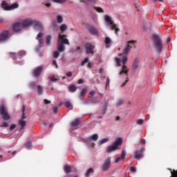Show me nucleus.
<instances>
[{"label":"nucleus","instance_id":"1","mask_svg":"<svg viewBox=\"0 0 177 177\" xmlns=\"http://www.w3.org/2000/svg\"><path fill=\"white\" fill-rule=\"evenodd\" d=\"M115 62L116 64L117 67H121V62L122 64H123L122 66V70L119 73V75H122V74H125L127 77H128V68L125 64L128 62V57L126 55L122 56V58H118V57H115Z\"/></svg>","mask_w":177,"mask_h":177},{"label":"nucleus","instance_id":"2","mask_svg":"<svg viewBox=\"0 0 177 177\" xmlns=\"http://www.w3.org/2000/svg\"><path fill=\"white\" fill-rule=\"evenodd\" d=\"M152 39L157 52L161 53V52H162V41H161L160 36L157 34H153Z\"/></svg>","mask_w":177,"mask_h":177},{"label":"nucleus","instance_id":"3","mask_svg":"<svg viewBox=\"0 0 177 177\" xmlns=\"http://www.w3.org/2000/svg\"><path fill=\"white\" fill-rule=\"evenodd\" d=\"M104 20L106 21V26L110 27V30H115V34H118L120 29L117 28V25L113 23V19L109 15L104 16Z\"/></svg>","mask_w":177,"mask_h":177},{"label":"nucleus","instance_id":"4","mask_svg":"<svg viewBox=\"0 0 177 177\" xmlns=\"http://www.w3.org/2000/svg\"><path fill=\"white\" fill-rule=\"evenodd\" d=\"M122 145V138H118L111 145L107 147V153H111L115 151L118 149V146Z\"/></svg>","mask_w":177,"mask_h":177},{"label":"nucleus","instance_id":"5","mask_svg":"<svg viewBox=\"0 0 177 177\" xmlns=\"http://www.w3.org/2000/svg\"><path fill=\"white\" fill-rule=\"evenodd\" d=\"M1 8L4 10H13L15 9H17V8H19V3H14L12 4H11L10 6L8 5V3H6V1H2L1 3Z\"/></svg>","mask_w":177,"mask_h":177},{"label":"nucleus","instance_id":"6","mask_svg":"<svg viewBox=\"0 0 177 177\" xmlns=\"http://www.w3.org/2000/svg\"><path fill=\"white\" fill-rule=\"evenodd\" d=\"M0 115H1L3 119L6 121L10 119V116L9 115V113H8V110H6L5 105L0 106Z\"/></svg>","mask_w":177,"mask_h":177},{"label":"nucleus","instance_id":"7","mask_svg":"<svg viewBox=\"0 0 177 177\" xmlns=\"http://www.w3.org/2000/svg\"><path fill=\"white\" fill-rule=\"evenodd\" d=\"M12 37L9 30H4L0 34V42H5Z\"/></svg>","mask_w":177,"mask_h":177},{"label":"nucleus","instance_id":"8","mask_svg":"<svg viewBox=\"0 0 177 177\" xmlns=\"http://www.w3.org/2000/svg\"><path fill=\"white\" fill-rule=\"evenodd\" d=\"M136 43V41H134V40L128 41L127 42V44L126 47L123 50V55H128L131 49H132V46L135 45Z\"/></svg>","mask_w":177,"mask_h":177},{"label":"nucleus","instance_id":"9","mask_svg":"<svg viewBox=\"0 0 177 177\" xmlns=\"http://www.w3.org/2000/svg\"><path fill=\"white\" fill-rule=\"evenodd\" d=\"M35 20V19L31 18H27L24 19L21 24L24 28H27V27H30V26H33Z\"/></svg>","mask_w":177,"mask_h":177},{"label":"nucleus","instance_id":"10","mask_svg":"<svg viewBox=\"0 0 177 177\" xmlns=\"http://www.w3.org/2000/svg\"><path fill=\"white\" fill-rule=\"evenodd\" d=\"M86 49V53L87 55H93V50H95V46L92 45L91 43H87L84 46Z\"/></svg>","mask_w":177,"mask_h":177},{"label":"nucleus","instance_id":"11","mask_svg":"<svg viewBox=\"0 0 177 177\" xmlns=\"http://www.w3.org/2000/svg\"><path fill=\"white\" fill-rule=\"evenodd\" d=\"M32 26L35 30H37V31H43L44 30V26L39 21L35 20Z\"/></svg>","mask_w":177,"mask_h":177},{"label":"nucleus","instance_id":"12","mask_svg":"<svg viewBox=\"0 0 177 177\" xmlns=\"http://www.w3.org/2000/svg\"><path fill=\"white\" fill-rule=\"evenodd\" d=\"M111 165V158H108L104 160L102 165L103 171H107V169L110 168Z\"/></svg>","mask_w":177,"mask_h":177},{"label":"nucleus","instance_id":"13","mask_svg":"<svg viewBox=\"0 0 177 177\" xmlns=\"http://www.w3.org/2000/svg\"><path fill=\"white\" fill-rule=\"evenodd\" d=\"M66 37H67V35L59 34L58 36V39H60L61 44H62V45H70V41H68V39H64Z\"/></svg>","mask_w":177,"mask_h":177},{"label":"nucleus","instance_id":"14","mask_svg":"<svg viewBox=\"0 0 177 177\" xmlns=\"http://www.w3.org/2000/svg\"><path fill=\"white\" fill-rule=\"evenodd\" d=\"M9 55H10V57L13 59V60H16V56H26V51L20 50L18 52L17 55L15 53H10Z\"/></svg>","mask_w":177,"mask_h":177},{"label":"nucleus","instance_id":"15","mask_svg":"<svg viewBox=\"0 0 177 177\" xmlns=\"http://www.w3.org/2000/svg\"><path fill=\"white\" fill-rule=\"evenodd\" d=\"M145 151V148H141L140 150L136 151L134 153V158L136 160H139V158H142L143 157V152Z\"/></svg>","mask_w":177,"mask_h":177},{"label":"nucleus","instance_id":"16","mask_svg":"<svg viewBox=\"0 0 177 177\" xmlns=\"http://www.w3.org/2000/svg\"><path fill=\"white\" fill-rule=\"evenodd\" d=\"M139 67H140V60L138 59V58H135L132 64V70H133V71H136V70H138Z\"/></svg>","mask_w":177,"mask_h":177},{"label":"nucleus","instance_id":"17","mask_svg":"<svg viewBox=\"0 0 177 177\" xmlns=\"http://www.w3.org/2000/svg\"><path fill=\"white\" fill-rule=\"evenodd\" d=\"M22 28H24L23 27V25H21V23H17L12 26V30L16 32L21 31Z\"/></svg>","mask_w":177,"mask_h":177},{"label":"nucleus","instance_id":"18","mask_svg":"<svg viewBox=\"0 0 177 177\" xmlns=\"http://www.w3.org/2000/svg\"><path fill=\"white\" fill-rule=\"evenodd\" d=\"M57 49L58 52H64V50H66V47L62 44L60 39H57Z\"/></svg>","mask_w":177,"mask_h":177},{"label":"nucleus","instance_id":"19","mask_svg":"<svg viewBox=\"0 0 177 177\" xmlns=\"http://www.w3.org/2000/svg\"><path fill=\"white\" fill-rule=\"evenodd\" d=\"M127 156V152L125 151V149H122L121 156L117 158L115 160V164H117V162H118L119 161H122V160H125V156Z\"/></svg>","mask_w":177,"mask_h":177},{"label":"nucleus","instance_id":"20","mask_svg":"<svg viewBox=\"0 0 177 177\" xmlns=\"http://www.w3.org/2000/svg\"><path fill=\"white\" fill-rule=\"evenodd\" d=\"M88 31L91 32V34H92V35H99V32H97V30H96V28H95V27L92 26H88V27H87Z\"/></svg>","mask_w":177,"mask_h":177},{"label":"nucleus","instance_id":"21","mask_svg":"<svg viewBox=\"0 0 177 177\" xmlns=\"http://www.w3.org/2000/svg\"><path fill=\"white\" fill-rule=\"evenodd\" d=\"M41 73H42V67L39 66L36 69L34 70L33 76L38 77L39 75H41Z\"/></svg>","mask_w":177,"mask_h":177},{"label":"nucleus","instance_id":"22","mask_svg":"<svg viewBox=\"0 0 177 177\" xmlns=\"http://www.w3.org/2000/svg\"><path fill=\"white\" fill-rule=\"evenodd\" d=\"M44 37V32H40L36 37V39L39 41V45L44 44V39L42 37Z\"/></svg>","mask_w":177,"mask_h":177},{"label":"nucleus","instance_id":"23","mask_svg":"<svg viewBox=\"0 0 177 177\" xmlns=\"http://www.w3.org/2000/svg\"><path fill=\"white\" fill-rule=\"evenodd\" d=\"M80 119L77 118L71 122V127H78V125H80Z\"/></svg>","mask_w":177,"mask_h":177},{"label":"nucleus","instance_id":"24","mask_svg":"<svg viewBox=\"0 0 177 177\" xmlns=\"http://www.w3.org/2000/svg\"><path fill=\"white\" fill-rule=\"evenodd\" d=\"M104 44H106V48H110V44H111V39L110 37H105Z\"/></svg>","mask_w":177,"mask_h":177},{"label":"nucleus","instance_id":"25","mask_svg":"<svg viewBox=\"0 0 177 177\" xmlns=\"http://www.w3.org/2000/svg\"><path fill=\"white\" fill-rule=\"evenodd\" d=\"M68 92H72L73 93H74V92L77 91V87L75 86V85L71 84L68 86Z\"/></svg>","mask_w":177,"mask_h":177},{"label":"nucleus","instance_id":"26","mask_svg":"<svg viewBox=\"0 0 177 177\" xmlns=\"http://www.w3.org/2000/svg\"><path fill=\"white\" fill-rule=\"evenodd\" d=\"M97 139H99V136L97 134H93L88 137V140H97Z\"/></svg>","mask_w":177,"mask_h":177},{"label":"nucleus","instance_id":"27","mask_svg":"<svg viewBox=\"0 0 177 177\" xmlns=\"http://www.w3.org/2000/svg\"><path fill=\"white\" fill-rule=\"evenodd\" d=\"M19 125H21V130L24 129V127H26V121L23 120H19Z\"/></svg>","mask_w":177,"mask_h":177},{"label":"nucleus","instance_id":"28","mask_svg":"<svg viewBox=\"0 0 177 177\" xmlns=\"http://www.w3.org/2000/svg\"><path fill=\"white\" fill-rule=\"evenodd\" d=\"M50 39H52V36L50 35H47L46 39V44L47 46H49L50 45Z\"/></svg>","mask_w":177,"mask_h":177},{"label":"nucleus","instance_id":"29","mask_svg":"<svg viewBox=\"0 0 177 177\" xmlns=\"http://www.w3.org/2000/svg\"><path fill=\"white\" fill-rule=\"evenodd\" d=\"M65 107H67V109H69V110H73V105L70 102H64Z\"/></svg>","mask_w":177,"mask_h":177},{"label":"nucleus","instance_id":"30","mask_svg":"<svg viewBox=\"0 0 177 177\" xmlns=\"http://www.w3.org/2000/svg\"><path fill=\"white\" fill-rule=\"evenodd\" d=\"M37 92L38 95H42V93H44V88L41 87V85L37 86Z\"/></svg>","mask_w":177,"mask_h":177},{"label":"nucleus","instance_id":"31","mask_svg":"<svg viewBox=\"0 0 177 177\" xmlns=\"http://www.w3.org/2000/svg\"><path fill=\"white\" fill-rule=\"evenodd\" d=\"M59 28H60L62 32H64V31H66V30H67V25L63 24L60 26Z\"/></svg>","mask_w":177,"mask_h":177},{"label":"nucleus","instance_id":"32","mask_svg":"<svg viewBox=\"0 0 177 177\" xmlns=\"http://www.w3.org/2000/svg\"><path fill=\"white\" fill-rule=\"evenodd\" d=\"M64 169L65 172H66L67 174H70V172H71V166H64Z\"/></svg>","mask_w":177,"mask_h":177},{"label":"nucleus","instance_id":"33","mask_svg":"<svg viewBox=\"0 0 177 177\" xmlns=\"http://www.w3.org/2000/svg\"><path fill=\"white\" fill-rule=\"evenodd\" d=\"M26 111V106H23L22 107V115L21 117V120H25L26 115L24 114V112Z\"/></svg>","mask_w":177,"mask_h":177},{"label":"nucleus","instance_id":"34","mask_svg":"<svg viewBox=\"0 0 177 177\" xmlns=\"http://www.w3.org/2000/svg\"><path fill=\"white\" fill-rule=\"evenodd\" d=\"M57 23H59V24L63 23V17H62V15H58L57 17Z\"/></svg>","mask_w":177,"mask_h":177},{"label":"nucleus","instance_id":"35","mask_svg":"<svg viewBox=\"0 0 177 177\" xmlns=\"http://www.w3.org/2000/svg\"><path fill=\"white\" fill-rule=\"evenodd\" d=\"M52 1L55 3H66L67 0H52Z\"/></svg>","mask_w":177,"mask_h":177},{"label":"nucleus","instance_id":"36","mask_svg":"<svg viewBox=\"0 0 177 177\" xmlns=\"http://www.w3.org/2000/svg\"><path fill=\"white\" fill-rule=\"evenodd\" d=\"M92 172H93V169L89 168V169L86 171V174H85V176H86V177H89L90 174H92Z\"/></svg>","mask_w":177,"mask_h":177},{"label":"nucleus","instance_id":"37","mask_svg":"<svg viewBox=\"0 0 177 177\" xmlns=\"http://www.w3.org/2000/svg\"><path fill=\"white\" fill-rule=\"evenodd\" d=\"M89 62V58L86 57L84 58V59L82 62L80 66H85V64H86V63H88Z\"/></svg>","mask_w":177,"mask_h":177},{"label":"nucleus","instance_id":"38","mask_svg":"<svg viewBox=\"0 0 177 177\" xmlns=\"http://www.w3.org/2000/svg\"><path fill=\"white\" fill-rule=\"evenodd\" d=\"M109 142V138H104L99 141V145H103L104 143H107Z\"/></svg>","mask_w":177,"mask_h":177},{"label":"nucleus","instance_id":"39","mask_svg":"<svg viewBox=\"0 0 177 177\" xmlns=\"http://www.w3.org/2000/svg\"><path fill=\"white\" fill-rule=\"evenodd\" d=\"M48 78H49L50 81H51V82H57V81H59V79L55 78L54 76H53V77L50 76Z\"/></svg>","mask_w":177,"mask_h":177},{"label":"nucleus","instance_id":"40","mask_svg":"<svg viewBox=\"0 0 177 177\" xmlns=\"http://www.w3.org/2000/svg\"><path fill=\"white\" fill-rule=\"evenodd\" d=\"M87 91L88 90H86V88H83L80 93V96H85V95H86Z\"/></svg>","mask_w":177,"mask_h":177},{"label":"nucleus","instance_id":"41","mask_svg":"<svg viewBox=\"0 0 177 177\" xmlns=\"http://www.w3.org/2000/svg\"><path fill=\"white\" fill-rule=\"evenodd\" d=\"M95 9L96 12H98V13H103V12H104L100 7H95Z\"/></svg>","mask_w":177,"mask_h":177},{"label":"nucleus","instance_id":"42","mask_svg":"<svg viewBox=\"0 0 177 177\" xmlns=\"http://www.w3.org/2000/svg\"><path fill=\"white\" fill-rule=\"evenodd\" d=\"M60 53H59V51H55L53 53V57L54 59H57L59 56Z\"/></svg>","mask_w":177,"mask_h":177},{"label":"nucleus","instance_id":"43","mask_svg":"<svg viewBox=\"0 0 177 177\" xmlns=\"http://www.w3.org/2000/svg\"><path fill=\"white\" fill-rule=\"evenodd\" d=\"M25 146L26 149H31V146H32L31 142L28 141V142L26 143Z\"/></svg>","mask_w":177,"mask_h":177},{"label":"nucleus","instance_id":"44","mask_svg":"<svg viewBox=\"0 0 177 177\" xmlns=\"http://www.w3.org/2000/svg\"><path fill=\"white\" fill-rule=\"evenodd\" d=\"M35 85H37V83H35V82L29 84V86L30 88H32V89H34V88H35Z\"/></svg>","mask_w":177,"mask_h":177},{"label":"nucleus","instance_id":"45","mask_svg":"<svg viewBox=\"0 0 177 177\" xmlns=\"http://www.w3.org/2000/svg\"><path fill=\"white\" fill-rule=\"evenodd\" d=\"M1 128H8L9 127V124H8V123L6 122H3L1 125H0Z\"/></svg>","mask_w":177,"mask_h":177},{"label":"nucleus","instance_id":"46","mask_svg":"<svg viewBox=\"0 0 177 177\" xmlns=\"http://www.w3.org/2000/svg\"><path fill=\"white\" fill-rule=\"evenodd\" d=\"M171 174L172 177H177V170H173V171L171 170Z\"/></svg>","mask_w":177,"mask_h":177},{"label":"nucleus","instance_id":"47","mask_svg":"<svg viewBox=\"0 0 177 177\" xmlns=\"http://www.w3.org/2000/svg\"><path fill=\"white\" fill-rule=\"evenodd\" d=\"M143 122H144V120H142V119H138V120H137V124H138V125H142V124H143Z\"/></svg>","mask_w":177,"mask_h":177},{"label":"nucleus","instance_id":"48","mask_svg":"<svg viewBox=\"0 0 177 177\" xmlns=\"http://www.w3.org/2000/svg\"><path fill=\"white\" fill-rule=\"evenodd\" d=\"M110 84V77H106V88H107V86Z\"/></svg>","mask_w":177,"mask_h":177},{"label":"nucleus","instance_id":"49","mask_svg":"<svg viewBox=\"0 0 177 177\" xmlns=\"http://www.w3.org/2000/svg\"><path fill=\"white\" fill-rule=\"evenodd\" d=\"M124 101H122V100H119L116 104L117 106H121V104H122Z\"/></svg>","mask_w":177,"mask_h":177},{"label":"nucleus","instance_id":"50","mask_svg":"<svg viewBox=\"0 0 177 177\" xmlns=\"http://www.w3.org/2000/svg\"><path fill=\"white\" fill-rule=\"evenodd\" d=\"M15 128H16V124H11L10 127V130L13 131V129H15Z\"/></svg>","mask_w":177,"mask_h":177},{"label":"nucleus","instance_id":"51","mask_svg":"<svg viewBox=\"0 0 177 177\" xmlns=\"http://www.w3.org/2000/svg\"><path fill=\"white\" fill-rule=\"evenodd\" d=\"M95 95V91H91L90 92V94H89V95H88V97H92L93 96H94Z\"/></svg>","mask_w":177,"mask_h":177},{"label":"nucleus","instance_id":"52","mask_svg":"<svg viewBox=\"0 0 177 177\" xmlns=\"http://www.w3.org/2000/svg\"><path fill=\"white\" fill-rule=\"evenodd\" d=\"M66 77H73V73L69 71V72L66 73Z\"/></svg>","mask_w":177,"mask_h":177},{"label":"nucleus","instance_id":"53","mask_svg":"<svg viewBox=\"0 0 177 177\" xmlns=\"http://www.w3.org/2000/svg\"><path fill=\"white\" fill-rule=\"evenodd\" d=\"M53 64H54L55 66H56V68H57L59 66H57V62H56V59H54L53 61Z\"/></svg>","mask_w":177,"mask_h":177},{"label":"nucleus","instance_id":"54","mask_svg":"<svg viewBox=\"0 0 177 177\" xmlns=\"http://www.w3.org/2000/svg\"><path fill=\"white\" fill-rule=\"evenodd\" d=\"M130 170L131 171V172H136V168H135V167H131L130 168Z\"/></svg>","mask_w":177,"mask_h":177},{"label":"nucleus","instance_id":"55","mask_svg":"<svg viewBox=\"0 0 177 177\" xmlns=\"http://www.w3.org/2000/svg\"><path fill=\"white\" fill-rule=\"evenodd\" d=\"M127 82H128V77H127V80H125V82L121 84V86H125V85H127Z\"/></svg>","mask_w":177,"mask_h":177},{"label":"nucleus","instance_id":"56","mask_svg":"<svg viewBox=\"0 0 177 177\" xmlns=\"http://www.w3.org/2000/svg\"><path fill=\"white\" fill-rule=\"evenodd\" d=\"M44 103H45V104H50V101H49V100H47V99H45V100H44Z\"/></svg>","mask_w":177,"mask_h":177},{"label":"nucleus","instance_id":"57","mask_svg":"<svg viewBox=\"0 0 177 177\" xmlns=\"http://www.w3.org/2000/svg\"><path fill=\"white\" fill-rule=\"evenodd\" d=\"M77 84H84V80H82V79L79 80L77 81Z\"/></svg>","mask_w":177,"mask_h":177},{"label":"nucleus","instance_id":"58","mask_svg":"<svg viewBox=\"0 0 177 177\" xmlns=\"http://www.w3.org/2000/svg\"><path fill=\"white\" fill-rule=\"evenodd\" d=\"M80 2H84L85 3H88V2H91V0H80Z\"/></svg>","mask_w":177,"mask_h":177},{"label":"nucleus","instance_id":"59","mask_svg":"<svg viewBox=\"0 0 177 177\" xmlns=\"http://www.w3.org/2000/svg\"><path fill=\"white\" fill-rule=\"evenodd\" d=\"M57 110H58L57 107L55 106V107L53 108V112L54 113H57Z\"/></svg>","mask_w":177,"mask_h":177},{"label":"nucleus","instance_id":"60","mask_svg":"<svg viewBox=\"0 0 177 177\" xmlns=\"http://www.w3.org/2000/svg\"><path fill=\"white\" fill-rule=\"evenodd\" d=\"M45 6H46L47 8L50 7V3H44Z\"/></svg>","mask_w":177,"mask_h":177},{"label":"nucleus","instance_id":"61","mask_svg":"<svg viewBox=\"0 0 177 177\" xmlns=\"http://www.w3.org/2000/svg\"><path fill=\"white\" fill-rule=\"evenodd\" d=\"M88 68H91L92 67V63L89 62L87 66Z\"/></svg>","mask_w":177,"mask_h":177},{"label":"nucleus","instance_id":"62","mask_svg":"<svg viewBox=\"0 0 177 177\" xmlns=\"http://www.w3.org/2000/svg\"><path fill=\"white\" fill-rule=\"evenodd\" d=\"M98 73L99 74H102V73H103V68H100Z\"/></svg>","mask_w":177,"mask_h":177},{"label":"nucleus","instance_id":"63","mask_svg":"<svg viewBox=\"0 0 177 177\" xmlns=\"http://www.w3.org/2000/svg\"><path fill=\"white\" fill-rule=\"evenodd\" d=\"M80 100H84V96L80 95Z\"/></svg>","mask_w":177,"mask_h":177},{"label":"nucleus","instance_id":"64","mask_svg":"<svg viewBox=\"0 0 177 177\" xmlns=\"http://www.w3.org/2000/svg\"><path fill=\"white\" fill-rule=\"evenodd\" d=\"M118 120H120V116H117L116 118H115L116 121H118Z\"/></svg>","mask_w":177,"mask_h":177}]
</instances>
